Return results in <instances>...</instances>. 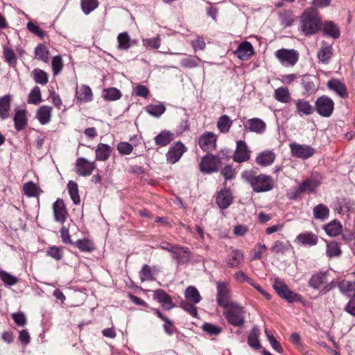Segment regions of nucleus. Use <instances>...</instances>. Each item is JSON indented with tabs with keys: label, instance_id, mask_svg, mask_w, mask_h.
I'll return each instance as SVG.
<instances>
[{
	"label": "nucleus",
	"instance_id": "nucleus-1",
	"mask_svg": "<svg viewBox=\"0 0 355 355\" xmlns=\"http://www.w3.org/2000/svg\"><path fill=\"white\" fill-rule=\"evenodd\" d=\"M241 177L251 186L253 191L257 193L267 192L275 187V182L271 176L263 173L257 175L252 169L244 171Z\"/></svg>",
	"mask_w": 355,
	"mask_h": 355
},
{
	"label": "nucleus",
	"instance_id": "nucleus-2",
	"mask_svg": "<svg viewBox=\"0 0 355 355\" xmlns=\"http://www.w3.org/2000/svg\"><path fill=\"white\" fill-rule=\"evenodd\" d=\"M322 28V19L314 8L306 9L300 17L299 28L305 36L313 35Z\"/></svg>",
	"mask_w": 355,
	"mask_h": 355
},
{
	"label": "nucleus",
	"instance_id": "nucleus-3",
	"mask_svg": "<svg viewBox=\"0 0 355 355\" xmlns=\"http://www.w3.org/2000/svg\"><path fill=\"white\" fill-rule=\"evenodd\" d=\"M272 287L281 298L289 303H302L304 302L301 295L292 291L288 285L279 278L275 279Z\"/></svg>",
	"mask_w": 355,
	"mask_h": 355
},
{
	"label": "nucleus",
	"instance_id": "nucleus-4",
	"mask_svg": "<svg viewBox=\"0 0 355 355\" xmlns=\"http://www.w3.org/2000/svg\"><path fill=\"white\" fill-rule=\"evenodd\" d=\"M245 311L243 307L235 303L223 311L227 322L234 327H241L245 323Z\"/></svg>",
	"mask_w": 355,
	"mask_h": 355
},
{
	"label": "nucleus",
	"instance_id": "nucleus-5",
	"mask_svg": "<svg viewBox=\"0 0 355 355\" xmlns=\"http://www.w3.org/2000/svg\"><path fill=\"white\" fill-rule=\"evenodd\" d=\"M321 182L314 178H307L301 182L298 187L293 192L289 193V198L291 200H297L301 198L303 193H314L316 189L320 185Z\"/></svg>",
	"mask_w": 355,
	"mask_h": 355
},
{
	"label": "nucleus",
	"instance_id": "nucleus-6",
	"mask_svg": "<svg viewBox=\"0 0 355 355\" xmlns=\"http://www.w3.org/2000/svg\"><path fill=\"white\" fill-rule=\"evenodd\" d=\"M216 302L219 306L225 309L235 304L234 302L230 300L231 291L227 282H216Z\"/></svg>",
	"mask_w": 355,
	"mask_h": 355
},
{
	"label": "nucleus",
	"instance_id": "nucleus-7",
	"mask_svg": "<svg viewBox=\"0 0 355 355\" xmlns=\"http://www.w3.org/2000/svg\"><path fill=\"white\" fill-rule=\"evenodd\" d=\"M221 158L211 153L206 154L200 163L199 168L202 173L210 174L219 170Z\"/></svg>",
	"mask_w": 355,
	"mask_h": 355
},
{
	"label": "nucleus",
	"instance_id": "nucleus-8",
	"mask_svg": "<svg viewBox=\"0 0 355 355\" xmlns=\"http://www.w3.org/2000/svg\"><path fill=\"white\" fill-rule=\"evenodd\" d=\"M275 55L284 67H293L299 60V53L295 49H281L275 51Z\"/></svg>",
	"mask_w": 355,
	"mask_h": 355
},
{
	"label": "nucleus",
	"instance_id": "nucleus-9",
	"mask_svg": "<svg viewBox=\"0 0 355 355\" xmlns=\"http://www.w3.org/2000/svg\"><path fill=\"white\" fill-rule=\"evenodd\" d=\"M289 148L293 157L304 160L311 157L316 153L315 149L311 146L300 144L296 142L291 143Z\"/></svg>",
	"mask_w": 355,
	"mask_h": 355
},
{
	"label": "nucleus",
	"instance_id": "nucleus-10",
	"mask_svg": "<svg viewBox=\"0 0 355 355\" xmlns=\"http://www.w3.org/2000/svg\"><path fill=\"white\" fill-rule=\"evenodd\" d=\"M315 107L320 116L329 117L334 111V103L330 98L323 96L316 100Z\"/></svg>",
	"mask_w": 355,
	"mask_h": 355
},
{
	"label": "nucleus",
	"instance_id": "nucleus-11",
	"mask_svg": "<svg viewBox=\"0 0 355 355\" xmlns=\"http://www.w3.org/2000/svg\"><path fill=\"white\" fill-rule=\"evenodd\" d=\"M251 150L246 142L243 140L236 141V150L233 155V160L237 163H242L250 159Z\"/></svg>",
	"mask_w": 355,
	"mask_h": 355
},
{
	"label": "nucleus",
	"instance_id": "nucleus-12",
	"mask_svg": "<svg viewBox=\"0 0 355 355\" xmlns=\"http://www.w3.org/2000/svg\"><path fill=\"white\" fill-rule=\"evenodd\" d=\"M217 135L211 132H205L198 139V145L205 152H210L216 146Z\"/></svg>",
	"mask_w": 355,
	"mask_h": 355
},
{
	"label": "nucleus",
	"instance_id": "nucleus-13",
	"mask_svg": "<svg viewBox=\"0 0 355 355\" xmlns=\"http://www.w3.org/2000/svg\"><path fill=\"white\" fill-rule=\"evenodd\" d=\"M187 150V147L182 142L178 141L174 143L169 148L166 153L167 162L171 164H174L180 159Z\"/></svg>",
	"mask_w": 355,
	"mask_h": 355
},
{
	"label": "nucleus",
	"instance_id": "nucleus-14",
	"mask_svg": "<svg viewBox=\"0 0 355 355\" xmlns=\"http://www.w3.org/2000/svg\"><path fill=\"white\" fill-rule=\"evenodd\" d=\"M244 131L254 132L257 135L263 134L266 130V123L259 118H251L243 123Z\"/></svg>",
	"mask_w": 355,
	"mask_h": 355
},
{
	"label": "nucleus",
	"instance_id": "nucleus-15",
	"mask_svg": "<svg viewBox=\"0 0 355 355\" xmlns=\"http://www.w3.org/2000/svg\"><path fill=\"white\" fill-rule=\"evenodd\" d=\"M294 242L305 247H312L318 242V236L310 231H305L299 234L294 240Z\"/></svg>",
	"mask_w": 355,
	"mask_h": 355
},
{
	"label": "nucleus",
	"instance_id": "nucleus-16",
	"mask_svg": "<svg viewBox=\"0 0 355 355\" xmlns=\"http://www.w3.org/2000/svg\"><path fill=\"white\" fill-rule=\"evenodd\" d=\"M171 257L176 260L178 264L182 265L189 262L191 259V252L188 248L177 245L171 252Z\"/></svg>",
	"mask_w": 355,
	"mask_h": 355
},
{
	"label": "nucleus",
	"instance_id": "nucleus-17",
	"mask_svg": "<svg viewBox=\"0 0 355 355\" xmlns=\"http://www.w3.org/2000/svg\"><path fill=\"white\" fill-rule=\"evenodd\" d=\"M275 159L276 154L273 150H265L257 154L255 162L261 167H266L272 165Z\"/></svg>",
	"mask_w": 355,
	"mask_h": 355
},
{
	"label": "nucleus",
	"instance_id": "nucleus-18",
	"mask_svg": "<svg viewBox=\"0 0 355 355\" xmlns=\"http://www.w3.org/2000/svg\"><path fill=\"white\" fill-rule=\"evenodd\" d=\"M254 53L253 46L248 41L241 42L234 51V54L236 55L237 58L242 60H248Z\"/></svg>",
	"mask_w": 355,
	"mask_h": 355
},
{
	"label": "nucleus",
	"instance_id": "nucleus-19",
	"mask_svg": "<svg viewBox=\"0 0 355 355\" xmlns=\"http://www.w3.org/2000/svg\"><path fill=\"white\" fill-rule=\"evenodd\" d=\"M153 297L159 303L162 304L163 308L166 311H169L175 307L171 297L162 289L155 291Z\"/></svg>",
	"mask_w": 355,
	"mask_h": 355
},
{
	"label": "nucleus",
	"instance_id": "nucleus-20",
	"mask_svg": "<svg viewBox=\"0 0 355 355\" xmlns=\"http://www.w3.org/2000/svg\"><path fill=\"white\" fill-rule=\"evenodd\" d=\"M227 264L230 268H239L244 261L243 252L237 249L232 250L227 257Z\"/></svg>",
	"mask_w": 355,
	"mask_h": 355
},
{
	"label": "nucleus",
	"instance_id": "nucleus-21",
	"mask_svg": "<svg viewBox=\"0 0 355 355\" xmlns=\"http://www.w3.org/2000/svg\"><path fill=\"white\" fill-rule=\"evenodd\" d=\"M76 172L80 175L87 176L92 174L94 165V163L89 162L83 157L78 158L76 160Z\"/></svg>",
	"mask_w": 355,
	"mask_h": 355
},
{
	"label": "nucleus",
	"instance_id": "nucleus-22",
	"mask_svg": "<svg viewBox=\"0 0 355 355\" xmlns=\"http://www.w3.org/2000/svg\"><path fill=\"white\" fill-rule=\"evenodd\" d=\"M53 208L55 220L62 223H64L67 211L63 200L58 199L53 203Z\"/></svg>",
	"mask_w": 355,
	"mask_h": 355
},
{
	"label": "nucleus",
	"instance_id": "nucleus-23",
	"mask_svg": "<svg viewBox=\"0 0 355 355\" xmlns=\"http://www.w3.org/2000/svg\"><path fill=\"white\" fill-rule=\"evenodd\" d=\"M232 195L230 190H221L216 195V202L222 209H227L232 203Z\"/></svg>",
	"mask_w": 355,
	"mask_h": 355
},
{
	"label": "nucleus",
	"instance_id": "nucleus-24",
	"mask_svg": "<svg viewBox=\"0 0 355 355\" xmlns=\"http://www.w3.org/2000/svg\"><path fill=\"white\" fill-rule=\"evenodd\" d=\"M327 85L329 89L335 92L340 97L343 98L348 97L349 94L345 85L341 83L339 80H329Z\"/></svg>",
	"mask_w": 355,
	"mask_h": 355
},
{
	"label": "nucleus",
	"instance_id": "nucleus-25",
	"mask_svg": "<svg viewBox=\"0 0 355 355\" xmlns=\"http://www.w3.org/2000/svg\"><path fill=\"white\" fill-rule=\"evenodd\" d=\"M332 55V44H329L324 41L322 42L320 49L317 55L319 60L324 64H327L329 62Z\"/></svg>",
	"mask_w": 355,
	"mask_h": 355
},
{
	"label": "nucleus",
	"instance_id": "nucleus-26",
	"mask_svg": "<svg viewBox=\"0 0 355 355\" xmlns=\"http://www.w3.org/2000/svg\"><path fill=\"white\" fill-rule=\"evenodd\" d=\"M327 272H318L314 273L308 282L309 286L313 289H318L320 285L327 282Z\"/></svg>",
	"mask_w": 355,
	"mask_h": 355
},
{
	"label": "nucleus",
	"instance_id": "nucleus-27",
	"mask_svg": "<svg viewBox=\"0 0 355 355\" xmlns=\"http://www.w3.org/2000/svg\"><path fill=\"white\" fill-rule=\"evenodd\" d=\"M322 32L324 35L331 36L334 39L340 37V29L332 21H325L322 24Z\"/></svg>",
	"mask_w": 355,
	"mask_h": 355
},
{
	"label": "nucleus",
	"instance_id": "nucleus-28",
	"mask_svg": "<svg viewBox=\"0 0 355 355\" xmlns=\"http://www.w3.org/2000/svg\"><path fill=\"white\" fill-rule=\"evenodd\" d=\"M15 128L17 131L25 128L28 123L26 112L24 110H16L14 116Z\"/></svg>",
	"mask_w": 355,
	"mask_h": 355
},
{
	"label": "nucleus",
	"instance_id": "nucleus-29",
	"mask_svg": "<svg viewBox=\"0 0 355 355\" xmlns=\"http://www.w3.org/2000/svg\"><path fill=\"white\" fill-rule=\"evenodd\" d=\"M260 330L254 327H253L248 336V344L254 349L259 350L261 348V345L259 339Z\"/></svg>",
	"mask_w": 355,
	"mask_h": 355
},
{
	"label": "nucleus",
	"instance_id": "nucleus-30",
	"mask_svg": "<svg viewBox=\"0 0 355 355\" xmlns=\"http://www.w3.org/2000/svg\"><path fill=\"white\" fill-rule=\"evenodd\" d=\"M51 112L52 107L47 105H43L37 110L36 116L41 124L45 125L50 122Z\"/></svg>",
	"mask_w": 355,
	"mask_h": 355
},
{
	"label": "nucleus",
	"instance_id": "nucleus-31",
	"mask_svg": "<svg viewBox=\"0 0 355 355\" xmlns=\"http://www.w3.org/2000/svg\"><path fill=\"white\" fill-rule=\"evenodd\" d=\"M323 229L329 236H336L341 233L343 226L339 220H334L324 225Z\"/></svg>",
	"mask_w": 355,
	"mask_h": 355
},
{
	"label": "nucleus",
	"instance_id": "nucleus-32",
	"mask_svg": "<svg viewBox=\"0 0 355 355\" xmlns=\"http://www.w3.org/2000/svg\"><path fill=\"white\" fill-rule=\"evenodd\" d=\"M174 139V134L168 130L162 131L155 137V142L157 146H166Z\"/></svg>",
	"mask_w": 355,
	"mask_h": 355
},
{
	"label": "nucleus",
	"instance_id": "nucleus-33",
	"mask_svg": "<svg viewBox=\"0 0 355 355\" xmlns=\"http://www.w3.org/2000/svg\"><path fill=\"white\" fill-rule=\"evenodd\" d=\"M76 96L78 101L88 102L92 101V92L89 86L82 85L76 89Z\"/></svg>",
	"mask_w": 355,
	"mask_h": 355
},
{
	"label": "nucleus",
	"instance_id": "nucleus-34",
	"mask_svg": "<svg viewBox=\"0 0 355 355\" xmlns=\"http://www.w3.org/2000/svg\"><path fill=\"white\" fill-rule=\"evenodd\" d=\"M295 106L299 114L302 115H311L313 112V107L309 101L299 99L295 101Z\"/></svg>",
	"mask_w": 355,
	"mask_h": 355
},
{
	"label": "nucleus",
	"instance_id": "nucleus-35",
	"mask_svg": "<svg viewBox=\"0 0 355 355\" xmlns=\"http://www.w3.org/2000/svg\"><path fill=\"white\" fill-rule=\"evenodd\" d=\"M313 215L315 219L323 221L329 217V209L325 205L318 204L313 207Z\"/></svg>",
	"mask_w": 355,
	"mask_h": 355
},
{
	"label": "nucleus",
	"instance_id": "nucleus-36",
	"mask_svg": "<svg viewBox=\"0 0 355 355\" xmlns=\"http://www.w3.org/2000/svg\"><path fill=\"white\" fill-rule=\"evenodd\" d=\"M316 77L313 75L306 74L303 76L302 84L306 93L313 94L316 91L315 80Z\"/></svg>",
	"mask_w": 355,
	"mask_h": 355
},
{
	"label": "nucleus",
	"instance_id": "nucleus-37",
	"mask_svg": "<svg viewBox=\"0 0 355 355\" xmlns=\"http://www.w3.org/2000/svg\"><path fill=\"white\" fill-rule=\"evenodd\" d=\"M10 101L11 96L10 95H5L0 98V117L2 119H7L10 115Z\"/></svg>",
	"mask_w": 355,
	"mask_h": 355
},
{
	"label": "nucleus",
	"instance_id": "nucleus-38",
	"mask_svg": "<svg viewBox=\"0 0 355 355\" xmlns=\"http://www.w3.org/2000/svg\"><path fill=\"white\" fill-rule=\"evenodd\" d=\"M184 296L187 301L192 302L193 304H198L202 300L198 289L192 286L186 288Z\"/></svg>",
	"mask_w": 355,
	"mask_h": 355
},
{
	"label": "nucleus",
	"instance_id": "nucleus-39",
	"mask_svg": "<svg viewBox=\"0 0 355 355\" xmlns=\"http://www.w3.org/2000/svg\"><path fill=\"white\" fill-rule=\"evenodd\" d=\"M275 98L281 103H288L291 101V96L287 87H281L275 90Z\"/></svg>",
	"mask_w": 355,
	"mask_h": 355
},
{
	"label": "nucleus",
	"instance_id": "nucleus-40",
	"mask_svg": "<svg viewBox=\"0 0 355 355\" xmlns=\"http://www.w3.org/2000/svg\"><path fill=\"white\" fill-rule=\"evenodd\" d=\"M326 253L329 258L340 257L342 254L340 244L336 241L327 242Z\"/></svg>",
	"mask_w": 355,
	"mask_h": 355
},
{
	"label": "nucleus",
	"instance_id": "nucleus-41",
	"mask_svg": "<svg viewBox=\"0 0 355 355\" xmlns=\"http://www.w3.org/2000/svg\"><path fill=\"white\" fill-rule=\"evenodd\" d=\"M338 287L342 293L350 296L352 293L355 292V281L343 279L338 283Z\"/></svg>",
	"mask_w": 355,
	"mask_h": 355
},
{
	"label": "nucleus",
	"instance_id": "nucleus-42",
	"mask_svg": "<svg viewBox=\"0 0 355 355\" xmlns=\"http://www.w3.org/2000/svg\"><path fill=\"white\" fill-rule=\"evenodd\" d=\"M232 124V121L227 115H223L219 117L217 122V128L222 133L229 132Z\"/></svg>",
	"mask_w": 355,
	"mask_h": 355
},
{
	"label": "nucleus",
	"instance_id": "nucleus-43",
	"mask_svg": "<svg viewBox=\"0 0 355 355\" xmlns=\"http://www.w3.org/2000/svg\"><path fill=\"white\" fill-rule=\"evenodd\" d=\"M110 154V147L107 144H99L96 150V159L98 160H106Z\"/></svg>",
	"mask_w": 355,
	"mask_h": 355
},
{
	"label": "nucleus",
	"instance_id": "nucleus-44",
	"mask_svg": "<svg viewBox=\"0 0 355 355\" xmlns=\"http://www.w3.org/2000/svg\"><path fill=\"white\" fill-rule=\"evenodd\" d=\"M32 76L35 82L40 85H44L49 81L47 73L40 69H35L32 71Z\"/></svg>",
	"mask_w": 355,
	"mask_h": 355
},
{
	"label": "nucleus",
	"instance_id": "nucleus-45",
	"mask_svg": "<svg viewBox=\"0 0 355 355\" xmlns=\"http://www.w3.org/2000/svg\"><path fill=\"white\" fill-rule=\"evenodd\" d=\"M117 48L120 50H128L130 44V37L127 32L120 33L117 37Z\"/></svg>",
	"mask_w": 355,
	"mask_h": 355
},
{
	"label": "nucleus",
	"instance_id": "nucleus-46",
	"mask_svg": "<svg viewBox=\"0 0 355 355\" xmlns=\"http://www.w3.org/2000/svg\"><path fill=\"white\" fill-rule=\"evenodd\" d=\"M35 57L43 61L44 62H49V51L47 46L43 44H40L35 49Z\"/></svg>",
	"mask_w": 355,
	"mask_h": 355
},
{
	"label": "nucleus",
	"instance_id": "nucleus-47",
	"mask_svg": "<svg viewBox=\"0 0 355 355\" xmlns=\"http://www.w3.org/2000/svg\"><path fill=\"white\" fill-rule=\"evenodd\" d=\"M74 245L82 252H90L94 250V245L88 239H79Z\"/></svg>",
	"mask_w": 355,
	"mask_h": 355
},
{
	"label": "nucleus",
	"instance_id": "nucleus-48",
	"mask_svg": "<svg viewBox=\"0 0 355 355\" xmlns=\"http://www.w3.org/2000/svg\"><path fill=\"white\" fill-rule=\"evenodd\" d=\"M67 189L73 203L78 205L80 202L78 194V184L73 181H69L67 184Z\"/></svg>",
	"mask_w": 355,
	"mask_h": 355
},
{
	"label": "nucleus",
	"instance_id": "nucleus-49",
	"mask_svg": "<svg viewBox=\"0 0 355 355\" xmlns=\"http://www.w3.org/2000/svg\"><path fill=\"white\" fill-rule=\"evenodd\" d=\"M201 60L198 57L189 55L180 61V66L185 69H193L199 65Z\"/></svg>",
	"mask_w": 355,
	"mask_h": 355
},
{
	"label": "nucleus",
	"instance_id": "nucleus-50",
	"mask_svg": "<svg viewBox=\"0 0 355 355\" xmlns=\"http://www.w3.org/2000/svg\"><path fill=\"white\" fill-rule=\"evenodd\" d=\"M201 328L202 331L209 336H216L222 332V328L220 327L209 322L203 323Z\"/></svg>",
	"mask_w": 355,
	"mask_h": 355
},
{
	"label": "nucleus",
	"instance_id": "nucleus-51",
	"mask_svg": "<svg viewBox=\"0 0 355 355\" xmlns=\"http://www.w3.org/2000/svg\"><path fill=\"white\" fill-rule=\"evenodd\" d=\"M146 110L150 115L155 117H159L165 112L166 107L162 104H150L146 107Z\"/></svg>",
	"mask_w": 355,
	"mask_h": 355
},
{
	"label": "nucleus",
	"instance_id": "nucleus-52",
	"mask_svg": "<svg viewBox=\"0 0 355 355\" xmlns=\"http://www.w3.org/2000/svg\"><path fill=\"white\" fill-rule=\"evenodd\" d=\"M266 250L267 248L264 244L258 243L253 250V252H250V261L261 260L262 259V254L266 251Z\"/></svg>",
	"mask_w": 355,
	"mask_h": 355
},
{
	"label": "nucleus",
	"instance_id": "nucleus-53",
	"mask_svg": "<svg viewBox=\"0 0 355 355\" xmlns=\"http://www.w3.org/2000/svg\"><path fill=\"white\" fill-rule=\"evenodd\" d=\"M41 101L42 95L40 88L38 86H35L28 95V103L37 105Z\"/></svg>",
	"mask_w": 355,
	"mask_h": 355
},
{
	"label": "nucleus",
	"instance_id": "nucleus-54",
	"mask_svg": "<svg viewBox=\"0 0 355 355\" xmlns=\"http://www.w3.org/2000/svg\"><path fill=\"white\" fill-rule=\"evenodd\" d=\"M98 6V0H81V8L85 15L89 14Z\"/></svg>",
	"mask_w": 355,
	"mask_h": 355
},
{
	"label": "nucleus",
	"instance_id": "nucleus-55",
	"mask_svg": "<svg viewBox=\"0 0 355 355\" xmlns=\"http://www.w3.org/2000/svg\"><path fill=\"white\" fill-rule=\"evenodd\" d=\"M39 187L30 181L24 185V193L28 197H36L39 195Z\"/></svg>",
	"mask_w": 355,
	"mask_h": 355
},
{
	"label": "nucleus",
	"instance_id": "nucleus-56",
	"mask_svg": "<svg viewBox=\"0 0 355 355\" xmlns=\"http://www.w3.org/2000/svg\"><path fill=\"white\" fill-rule=\"evenodd\" d=\"M281 24L284 26H290L293 24L294 19L293 12L291 10H283L279 13Z\"/></svg>",
	"mask_w": 355,
	"mask_h": 355
},
{
	"label": "nucleus",
	"instance_id": "nucleus-57",
	"mask_svg": "<svg viewBox=\"0 0 355 355\" xmlns=\"http://www.w3.org/2000/svg\"><path fill=\"white\" fill-rule=\"evenodd\" d=\"M0 278L7 285L13 286L18 282L17 277L0 269Z\"/></svg>",
	"mask_w": 355,
	"mask_h": 355
},
{
	"label": "nucleus",
	"instance_id": "nucleus-58",
	"mask_svg": "<svg viewBox=\"0 0 355 355\" xmlns=\"http://www.w3.org/2000/svg\"><path fill=\"white\" fill-rule=\"evenodd\" d=\"M180 306L193 317L197 316V308L194 306L193 304L191 303V302L187 300H182L180 304Z\"/></svg>",
	"mask_w": 355,
	"mask_h": 355
},
{
	"label": "nucleus",
	"instance_id": "nucleus-59",
	"mask_svg": "<svg viewBox=\"0 0 355 355\" xmlns=\"http://www.w3.org/2000/svg\"><path fill=\"white\" fill-rule=\"evenodd\" d=\"M139 276L141 282L154 279L151 268L147 264L143 266L141 271L139 272Z\"/></svg>",
	"mask_w": 355,
	"mask_h": 355
},
{
	"label": "nucleus",
	"instance_id": "nucleus-60",
	"mask_svg": "<svg viewBox=\"0 0 355 355\" xmlns=\"http://www.w3.org/2000/svg\"><path fill=\"white\" fill-rule=\"evenodd\" d=\"M220 173L225 180L234 179L236 176L235 169L231 165L224 166L221 169Z\"/></svg>",
	"mask_w": 355,
	"mask_h": 355
},
{
	"label": "nucleus",
	"instance_id": "nucleus-61",
	"mask_svg": "<svg viewBox=\"0 0 355 355\" xmlns=\"http://www.w3.org/2000/svg\"><path fill=\"white\" fill-rule=\"evenodd\" d=\"M46 254L57 261L60 260L63 256L61 248L56 246L49 248Z\"/></svg>",
	"mask_w": 355,
	"mask_h": 355
},
{
	"label": "nucleus",
	"instance_id": "nucleus-62",
	"mask_svg": "<svg viewBox=\"0 0 355 355\" xmlns=\"http://www.w3.org/2000/svg\"><path fill=\"white\" fill-rule=\"evenodd\" d=\"M52 69L54 76H57L62 69L63 63L61 57L55 56L52 59Z\"/></svg>",
	"mask_w": 355,
	"mask_h": 355
},
{
	"label": "nucleus",
	"instance_id": "nucleus-63",
	"mask_svg": "<svg viewBox=\"0 0 355 355\" xmlns=\"http://www.w3.org/2000/svg\"><path fill=\"white\" fill-rule=\"evenodd\" d=\"M144 44L147 47L157 49L158 48H159L161 44L160 37L159 35H157L155 37L146 39L144 40Z\"/></svg>",
	"mask_w": 355,
	"mask_h": 355
},
{
	"label": "nucleus",
	"instance_id": "nucleus-64",
	"mask_svg": "<svg viewBox=\"0 0 355 355\" xmlns=\"http://www.w3.org/2000/svg\"><path fill=\"white\" fill-rule=\"evenodd\" d=\"M344 311L351 315L355 317V293L350 298L349 302L344 308Z\"/></svg>",
	"mask_w": 355,
	"mask_h": 355
}]
</instances>
